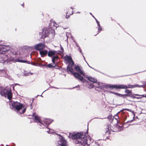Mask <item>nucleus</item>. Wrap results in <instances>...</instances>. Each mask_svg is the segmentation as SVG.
<instances>
[{
    "label": "nucleus",
    "instance_id": "nucleus-17",
    "mask_svg": "<svg viewBox=\"0 0 146 146\" xmlns=\"http://www.w3.org/2000/svg\"><path fill=\"white\" fill-rule=\"evenodd\" d=\"M8 90H7L5 89L2 90L1 91V94L2 96H6L7 92H8Z\"/></svg>",
    "mask_w": 146,
    "mask_h": 146
},
{
    "label": "nucleus",
    "instance_id": "nucleus-39",
    "mask_svg": "<svg viewBox=\"0 0 146 146\" xmlns=\"http://www.w3.org/2000/svg\"><path fill=\"white\" fill-rule=\"evenodd\" d=\"M76 13H80V12H78Z\"/></svg>",
    "mask_w": 146,
    "mask_h": 146
},
{
    "label": "nucleus",
    "instance_id": "nucleus-46",
    "mask_svg": "<svg viewBox=\"0 0 146 146\" xmlns=\"http://www.w3.org/2000/svg\"><path fill=\"white\" fill-rule=\"evenodd\" d=\"M56 27H58V26H56Z\"/></svg>",
    "mask_w": 146,
    "mask_h": 146
},
{
    "label": "nucleus",
    "instance_id": "nucleus-5",
    "mask_svg": "<svg viewBox=\"0 0 146 146\" xmlns=\"http://www.w3.org/2000/svg\"><path fill=\"white\" fill-rule=\"evenodd\" d=\"M50 29L47 27H45L41 32H40L39 35H41L42 38H44L48 36L50 34Z\"/></svg>",
    "mask_w": 146,
    "mask_h": 146
},
{
    "label": "nucleus",
    "instance_id": "nucleus-3",
    "mask_svg": "<svg viewBox=\"0 0 146 146\" xmlns=\"http://www.w3.org/2000/svg\"><path fill=\"white\" fill-rule=\"evenodd\" d=\"M140 86L138 85H128L126 86L123 84L111 85L110 84L107 85L105 87L106 88H110L113 89L114 88L119 89H127V88H132L135 87H140Z\"/></svg>",
    "mask_w": 146,
    "mask_h": 146
},
{
    "label": "nucleus",
    "instance_id": "nucleus-25",
    "mask_svg": "<svg viewBox=\"0 0 146 146\" xmlns=\"http://www.w3.org/2000/svg\"><path fill=\"white\" fill-rule=\"evenodd\" d=\"M102 27H98V31L99 33H100V32L102 31Z\"/></svg>",
    "mask_w": 146,
    "mask_h": 146
},
{
    "label": "nucleus",
    "instance_id": "nucleus-23",
    "mask_svg": "<svg viewBox=\"0 0 146 146\" xmlns=\"http://www.w3.org/2000/svg\"><path fill=\"white\" fill-rule=\"evenodd\" d=\"M45 66L46 67L49 68H51L55 66V64H45Z\"/></svg>",
    "mask_w": 146,
    "mask_h": 146
},
{
    "label": "nucleus",
    "instance_id": "nucleus-26",
    "mask_svg": "<svg viewBox=\"0 0 146 146\" xmlns=\"http://www.w3.org/2000/svg\"><path fill=\"white\" fill-rule=\"evenodd\" d=\"M74 42L75 43L76 46L77 47H79V46L78 45V43L77 42H76L75 40L74 41Z\"/></svg>",
    "mask_w": 146,
    "mask_h": 146
},
{
    "label": "nucleus",
    "instance_id": "nucleus-47",
    "mask_svg": "<svg viewBox=\"0 0 146 146\" xmlns=\"http://www.w3.org/2000/svg\"><path fill=\"white\" fill-rule=\"evenodd\" d=\"M83 57H84V55H83Z\"/></svg>",
    "mask_w": 146,
    "mask_h": 146
},
{
    "label": "nucleus",
    "instance_id": "nucleus-24",
    "mask_svg": "<svg viewBox=\"0 0 146 146\" xmlns=\"http://www.w3.org/2000/svg\"><path fill=\"white\" fill-rule=\"evenodd\" d=\"M134 95L136 96H140L142 97H146V94L145 95L144 94L142 95H140L138 94H134Z\"/></svg>",
    "mask_w": 146,
    "mask_h": 146
},
{
    "label": "nucleus",
    "instance_id": "nucleus-13",
    "mask_svg": "<svg viewBox=\"0 0 146 146\" xmlns=\"http://www.w3.org/2000/svg\"><path fill=\"white\" fill-rule=\"evenodd\" d=\"M48 53V52L47 50H42L40 51V54L41 56L42 57L46 55Z\"/></svg>",
    "mask_w": 146,
    "mask_h": 146
},
{
    "label": "nucleus",
    "instance_id": "nucleus-27",
    "mask_svg": "<svg viewBox=\"0 0 146 146\" xmlns=\"http://www.w3.org/2000/svg\"><path fill=\"white\" fill-rule=\"evenodd\" d=\"M94 87L93 85V84H91L90 86H89V88H92Z\"/></svg>",
    "mask_w": 146,
    "mask_h": 146
},
{
    "label": "nucleus",
    "instance_id": "nucleus-1",
    "mask_svg": "<svg viewBox=\"0 0 146 146\" xmlns=\"http://www.w3.org/2000/svg\"><path fill=\"white\" fill-rule=\"evenodd\" d=\"M73 68H74L75 70L80 74H82L84 77H86V74L84 72L82 67L78 65H76V64H68L67 66V70L68 71H69L72 73L76 78L82 82H84V80L83 78L78 73L74 72Z\"/></svg>",
    "mask_w": 146,
    "mask_h": 146
},
{
    "label": "nucleus",
    "instance_id": "nucleus-19",
    "mask_svg": "<svg viewBox=\"0 0 146 146\" xmlns=\"http://www.w3.org/2000/svg\"><path fill=\"white\" fill-rule=\"evenodd\" d=\"M97 84L98 85L97 86V87H98L100 88H102L105 87L104 85L102 83L98 82L97 83Z\"/></svg>",
    "mask_w": 146,
    "mask_h": 146
},
{
    "label": "nucleus",
    "instance_id": "nucleus-16",
    "mask_svg": "<svg viewBox=\"0 0 146 146\" xmlns=\"http://www.w3.org/2000/svg\"><path fill=\"white\" fill-rule=\"evenodd\" d=\"M7 95V96L8 98L10 100L12 97V94L10 90H8Z\"/></svg>",
    "mask_w": 146,
    "mask_h": 146
},
{
    "label": "nucleus",
    "instance_id": "nucleus-33",
    "mask_svg": "<svg viewBox=\"0 0 146 146\" xmlns=\"http://www.w3.org/2000/svg\"><path fill=\"white\" fill-rule=\"evenodd\" d=\"M97 25H98V27H101L100 25V23H97Z\"/></svg>",
    "mask_w": 146,
    "mask_h": 146
},
{
    "label": "nucleus",
    "instance_id": "nucleus-10",
    "mask_svg": "<svg viewBox=\"0 0 146 146\" xmlns=\"http://www.w3.org/2000/svg\"><path fill=\"white\" fill-rule=\"evenodd\" d=\"M57 54H58L57 51L55 50H50L48 52V56L49 57H52Z\"/></svg>",
    "mask_w": 146,
    "mask_h": 146
},
{
    "label": "nucleus",
    "instance_id": "nucleus-2",
    "mask_svg": "<svg viewBox=\"0 0 146 146\" xmlns=\"http://www.w3.org/2000/svg\"><path fill=\"white\" fill-rule=\"evenodd\" d=\"M70 138L73 139H78L76 140L75 143L77 144H80L82 145H84L87 143V140L86 138L84 137V135L81 133H70L68 136Z\"/></svg>",
    "mask_w": 146,
    "mask_h": 146
},
{
    "label": "nucleus",
    "instance_id": "nucleus-30",
    "mask_svg": "<svg viewBox=\"0 0 146 146\" xmlns=\"http://www.w3.org/2000/svg\"><path fill=\"white\" fill-rule=\"evenodd\" d=\"M61 50L62 51H63V48L60 45Z\"/></svg>",
    "mask_w": 146,
    "mask_h": 146
},
{
    "label": "nucleus",
    "instance_id": "nucleus-21",
    "mask_svg": "<svg viewBox=\"0 0 146 146\" xmlns=\"http://www.w3.org/2000/svg\"><path fill=\"white\" fill-rule=\"evenodd\" d=\"M114 94L117 96H118L123 98H124L125 97V95H124V94H121L118 93H116V94Z\"/></svg>",
    "mask_w": 146,
    "mask_h": 146
},
{
    "label": "nucleus",
    "instance_id": "nucleus-37",
    "mask_svg": "<svg viewBox=\"0 0 146 146\" xmlns=\"http://www.w3.org/2000/svg\"><path fill=\"white\" fill-rule=\"evenodd\" d=\"M29 75V73H28V74H26V76H28Z\"/></svg>",
    "mask_w": 146,
    "mask_h": 146
},
{
    "label": "nucleus",
    "instance_id": "nucleus-18",
    "mask_svg": "<svg viewBox=\"0 0 146 146\" xmlns=\"http://www.w3.org/2000/svg\"><path fill=\"white\" fill-rule=\"evenodd\" d=\"M34 115L35 116V118L36 120V121L37 122H38L40 123H42V121L40 120V117L38 116L35 115V114H34Z\"/></svg>",
    "mask_w": 146,
    "mask_h": 146
},
{
    "label": "nucleus",
    "instance_id": "nucleus-29",
    "mask_svg": "<svg viewBox=\"0 0 146 146\" xmlns=\"http://www.w3.org/2000/svg\"><path fill=\"white\" fill-rule=\"evenodd\" d=\"M93 17L94 18V19H95L96 21V22L97 23H99V21H98L93 16Z\"/></svg>",
    "mask_w": 146,
    "mask_h": 146
},
{
    "label": "nucleus",
    "instance_id": "nucleus-42",
    "mask_svg": "<svg viewBox=\"0 0 146 146\" xmlns=\"http://www.w3.org/2000/svg\"><path fill=\"white\" fill-rule=\"evenodd\" d=\"M15 85H19V84H15Z\"/></svg>",
    "mask_w": 146,
    "mask_h": 146
},
{
    "label": "nucleus",
    "instance_id": "nucleus-4",
    "mask_svg": "<svg viewBox=\"0 0 146 146\" xmlns=\"http://www.w3.org/2000/svg\"><path fill=\"white\" fill-rule=\"evenodd\" d=\"M12 106L17 111H19L20 113H23L25 111L26 108L24 107L23 104L19 102H14L12 104Z\"/></svg>",
    "mask_w": 146,
    "mask_h": 146
},
{
    "label": "nucleus",
    "instance_id": "nucleus-12",
    "mask_svg": "<svg viewBox=\"0 0 146 146\" xmlns=\"http://www.w3.org/2000/svg\"><path fill=\"white\" fill-rule=\"evenodd\" d=\"M58 55V54H57L56 55L51 57L52 62L54 64H58L57 63H56L59 59Z\"/></svg>",
    "mask_w": 146,
    "mask_h": 146
},
{
    "label": "nucleus",
    "instance_id": "nucleus-11",
    "mask_svg": "<svg viewBox=\"0 0 146 146\" xmlns=\"http://www.w3.org/2000/svg\"><path fill=\"white\" fill-rule=\"evenodd\" d=\"M65 59L66 61L69 64H74V62L72 60V57L70 56L66 55L65 57Z\"/></svg>",
    "mask_w": 146,
    "mask_h": 146
},
{
    "label": "nucleus",
    "instance_id": "nucleus-6",
    "mask_svg": "<svg viewBox=\"0 0 146 146\" xmlns=\"http://www.w3.org/2000/svg\"><path fill=\"white\" fill-rule=\"evenodd\" d=\"M9 62L10 63L18 62L21 63H25L27 64H36L35 63H31L30 61L20 58L15 60H11L9 61Z\"/></svg>",
    "mask_w": 146,
    "mask_h": 146
},
{
    "label": "nucleus",
    "instance_id": "nucleus-32",
    "mask_svg": "<svg viewBox=\"0 0 146 146\" xmlns=\"http://www.w3.org/2000/svg\"><path fill=\"white\" fill-rule=\"evenodd\" d=\"M79 51L80 53H81L82 54H83V53L82 52V50H81V49H80L79 50Z\"/></svg>",
    "mask_w": 146,
    "mask_h": 146
},
{
    "label": "nucleus",
    "instance_id": "nucleus-38",
    "mask_svg": "<svg viewBox=\"0 0 146 146\" xmlns=\"http://www.w3.org/2000/svg\"><path fill=\"white\" fill-rule=\"evenodd\" d=\"M66 36H67V39H68V36L67 35V34H66Z\"/></svg>",
    "mask_w": 146,
    "mask_h": 146
},
{
    "label": "nucleus",
    "instance_id": "nucleus-9",
    "mask_svg": "<svg viewBox=\"0 0 146 146\" xmlns=\"http://www.w3.org/2000/svg\"><path fill=\"white\" fill-rule=\"evenodd\" d=\"M44 47V43H40L36 45L35 46V49L37 50H40Z\"/></svg>",
    "mask_w": 146,
    "mask_h": 146
},
{
    "label": "nucleus",
    "instance_id": "nucleus-43",
    "mask_svg": "<svg viewBox=\"0 0 146 146\" xmlns=\"http://www.w3.org/2000/svg\"><path fill=\"white\" fill-rule=\"evenodd\" d=\"M14 86H13V90L14 89Z\"/></svg>",
    "mask_w": 146,
    "mask_h": 146
},
{
    "label": "nucleus",
    "instance_id": "nucleus-22",
    "mask_svg": "<svg viewBox=\"0 0 146 146\" xmlns=\"http://www.w3.org/2000/svg\"><path fill=\"white\" fill-rule=\"evenodd\" d=\"M0 63L3 64H6L8 63V61L7 60H4L0 58Z\"/></svg>",
    "mask_w": 146,
    "mask_h": 146
},
{
    "label": "nucleus",
    "instance_id": "nucleus-20",
    "mask_svg": "<svg viewBox=\"0 0 146 146\" xmlns=\"http://www.w3.org/2000/svg\"><path fill=\"white\" fill-rule=\"evenodd\" d=\"M44 123L46 124H49L51 123V121L49 119H46L44 121Z\"/></svg>",
    "mask_w": 146,
    "mask_h": 146
},
{
    "label": "nucleus",
    "instance_id": "nucleus-31",
    "mask_svg": "<svg viewBox=\"0 0 146 146\" xmlns=\"http://www.w3.org/2000/svg\"><path fill=\"white\" fill-rule=\"evenodd\" d=\"M69 15H66V18H67V19H68V18H69Z\"/></svg>",
    "mask_w": 146,
    "mask_h": 146
},
{
    "label": "nucleus",
    "instance_id": "nucleus-7",
    "mask_svg": "<svg viewBox=\"0 0 146 146\" xmlns=\"http://www.w3.org/2000/svg\"><path fill=\"white\" fill-rule=\"evenodd\" d=\"M6 47L5 46L0 47V54H10V56H12L13 54V52H10V50L6 49Z\"/></svg>",
    "mask_w": 146,
    "mask_h": 146
},
{
    "label": "nucleus",
    "instance_id": "nucleus-44",
    "mask_svg": "<svg viewBox=\"0 0 146 146\" xmlns=\"http://www.w3.org/2000/svg\"><path fill=\"white\" fill-rule=\"evenodd\" d=\"M90 14L91 15H92V13H90Z\"/></svg>",
    "mask_w": 146,
    "mask_h": 146
},
{
    "label": "nucleus",
    "instance_id": "nucleus-8",
    "mask_svg": "<svg viewBox=\"0 0 146 146\" xmlns=\"http://www.w3.org/2000/svg\"><path fill=\"white\" fill-rule=\"evenodd\" d=\"M57 146H68L66 141L62 137L60 138V140L58 142Z\"/></svg>",
    "mask_w": 146,
    "mask_h": 146
},
{
    "label": "nucleus",
    "instance_id": "nucleus-48",
    "mask_svg": "<svg viewBox=\"0 0 146 146\" xmlns=\"http://www.w3.org/2000/svg\"><path fill=\"white\" fill-rule=\"evenodd\" d=\"M83 57H84V55H83Z\"/></svg>",
    "mask_w": 146,
    "mask_h": 146
},
{
    "label": "nucleus",
    "instance_id": "nucleus-40",
    "mask_svg": "<svg viewBox=\"0 0 146 146\" xmlns=\"http://www.w3.org/2000/svg\"><path fill=\"white\" fill-rule=\"evenodd\" d=\"M70 8H71V9H73V8L72 7H70Z\"/></svg>",
    "mask_w": 146,
    "mask_h": 146
},
{
    "label": "nucleus",
    "instance_id": "nucleus-41",
    "mask_svg": "<svg viewBox=\"0 0 146 146\" xmlns=\"http://www.w3.org/2000/svg\"><path fill=\"white\" fill-rule=\"evenodd\" d=\"M73 12H72V14H71V15H72L73 14Z\"/></svg>",
    "mask_w": 146,
    "mask_h": 146
},
{
    "label": "nucleus",
    "instance_id": "nucleus-45",
    "mask_svg": "<svg viewBox=\"0 0 146 146\" xmlns=\"http://www.w3.org/2000/svg\"><path fill=\"white\" fill-rule=\"evenodd\" d=\"M7 56L8 57H9V56H8V55H7Z\"/></svg>",
    "mask_w": 146,
    "mask_h": 146
},
{
    "label": "nucleus",
    "instance_id": "nucleus-15",
    "mask_svg": "<svg viewBox=\"0 0 146 146\" xmlns=\"http://www.w3.org/2000/svg\"><path fill=\"white\" fill-rule=\"evenodd\" d=\"M85 77L87 78H88V79L90 81L94 83L96 82L97 81V80L96 79L93 78L92 77H88L86 76V77Z\"/></svg>",
    "mask_w": 146,
    "mask_h": 146
},
{
    "label": "nucleus",
    "instance_id": "nucleus-14",
    "mask_svg": "<svg viewBox=\"0 0 146 146\" xmlns=\"http://www.w3.org/2000/svg\"><path fill=\"white\" fill-rule=\"evenodd\" d=\"M125 93L127 94H124L125 95V96H131V95L132 94V91L131 90H130L127 89H126L125 91Z\"/></svg>",
    "mask_w": 146,
    "mask_h": 146
},
{
    "label": "nucleus",
    "instance_id": "nucleus-36",
    "mask_svg": "<svg viewBox=\"0 0 146 146\" xmlns=\"http://www.w3.org/2000/svg\"><path fill=\"white\" fill-rule=\"evenodd\" d=\"M78 49L79 50L80 49H81L80 47L79 46V47H78Z\"/></svg>",
    "mask_w": 146,
    "mask_h": 146
},
{
    "label": "nucleus",
    "instance_id": "nucleus-28",
    "mask_svg": "<svg viewBox=\"0 0 146 146\" xmlns=\"http://www.w3.org/2000/svg\"><path fill=\"white\" fill-rule=\"evenodd\" d=\"M129 97H130L132 98H136V97L133 96V95L132 94H131V96H130Z\"/></svg>",
    "mask_w": 146,
    "mask_h": 146
},
{
    "label": "nucleus",
    "instance_id": "nucleus-34",
    "mask_svg": "<svg viewBox=\"0 0 146 146\" xmlns=\"http://www.w3.org/2000/svg\"><path fill=\"white\" fill-rule=\"evenodd\" d=\"M110 93H112V94H116V93H115L114 92H110Z\"/></svg>",
    "mask_w": 146,
    "mask_h": 146
},
{
    "label": "nucleus",
    "instance_id": "nucleus-35",
    "mask_svg": "<svg viewBox=\"0 0 146 146\" xmlns=\"http://www.w3.org/2000/svg\"><path fill=\"white\" fill-rule=\"evenodd\" d=\"M141 98V97H136V98L138 99Z\"/></svg>",
    "mask_w": 146,
    "mask_h": 146
}]
</instances>
